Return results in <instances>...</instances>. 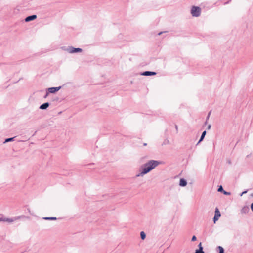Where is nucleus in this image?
<instances>
[{
  "label": "nucleus",
  "instance_id": "nucleus-1",
  "mask_svg": "<svg viewBox=\"0 0 253 253\" xmlns=\"http://www.w3.org/2000/svg\"><path fill=\"white\" fill-rule=\"evenodd\" d=\"M160 162L157 161L155 160H151L149 161L148 163L143 165L141 167V171L140 173L137 175V176H143L144 174L147 173L151 170L154 169L155 167H156L158 165L160 164Z\"/></svg>",
  "mask_w": 253,
  "mask_h": 253
},
{
  "label": "nucleus",
  "instance_id": "nucleus-20",
  "mask_svg": "<svg viewBox=\"0 0 253 253\" xmlns=\"http://www.w3.org/2000/svg\"><path fill=\"white\" fill-rule=\"evenodd\" d=\"M223 193H224L225 195H230V193L227 192H226L225 191H223Z\"/></svg>",
  "mask_w": 253,
  "mask_h": 253
},
{
  "label": "nucleus",
  "instance_id": "nucleus-21",
  "mask_svg": "<svg viewBox=\"0 0 253 253\" xmlns=\"http://www.w3.org/2000/svg\"><path fill=\"white\" fill-rule=\"evenodd\" d=\"M251 209L252 211L253 212V203L251 204Z\"/></svg>",
  "mask_w": 253,
  "mask_h": 253
},
{
  "label": "nucleus",
  "instance_id": "nucleus-13",
  "mask_svg": "<svg viewBox=\"0 0 253 253\" xmlns=\"http://www.w3.org/2000/svg\"><path fill=\"white\" fill-rule=\"evenodd\" d=\"M218 249L219 253H224V249L222 247L219 246Z\"/></svg>",
  "mask_w": 253,
  "mask_h": 253
},
{
  "label": "nucleus",
  "instance_id": "nucleus-18",
  "mask_svg": "<svg viewBox=\"0 0 253 253\" xmlns=\"http://www.w3.org/2000/svg\"><path fill=\"white\" fill-rule=\"evenodd\" d=\"M196 240V237L195 236H193L192 238V241H195Z\"/></svg>",
  "mask_w": 253,
  "mask_h": 253
},
{
  "label": "nucleus",
  "instance_id": "nucleus-10",
  "mask_svg": "<svg viewBox=\"0 0 253 253\" xmlns=\"http://www.w3.org/2000/svg\"><path fill=\"white\" fill-rule=\"evenodd\" d=\"M186 184H187V182L185 180H184V179H181L180 180L179 185L181 186H185L186 185Z\"/></svg>",
  "mask_w": 253,
  "mask_h": 253
},
{
  "label": "nucleus",
  "instance_id": "nucleus-12",
  "mask_svg": "<svg viewBox=\"0 0 253 253\" xmlns=\"http://www.w3.org/2000/svg\"><path fill=\"white\" fill-rule=\"evenodd\" d=\"M140 236H141V238L142 240H144L146 237V235H145L144 232H143V231H141L140 232Z\"/></svg>",
  "mask_w": 253,
  "mask_h": 253
},
{
  "label": "nucleus",
  "instance_id": "nucleus-4",
  "mask_svg": "<svg viewBox=\"0 0 253 253\" xmlns=\"http://www.w3.org/2000/svg\"><path fill=\"white\" fill-rule=\"evenodd\" d=\"M7 222L8 223H11L14 221V220L12 218H5V217H1L0 218V222Z\"/></svg>",
  "mask_w": 253,
  "mask_h": 253
},
{
  "label": "nucleus",
  "instance_id": "nucleus-22",
  "mask_svg": "<svg viewBox=\"0 0 253 253\" xmlns=\"http://www.w3.org/2000/svg\"><path fill=\"white\" fill-rule=\"evenodd\" d=\"M210 127H211V125H209L208 128V129H210Z\"/></svg>",
  "mask_w": 253,
  "mask_h": 253
},
{
  "label": "nucleus",
  "instance_id": "nucleus-2",
  "mask_svg": "<svg viewBox=\"0 0 253 253\" xmlns=\"http://www.w3.org/2000/svg\"><path fill=\"white\" fill-rule=\"evenodd\" d=\"M201 9L199 7L193 6L191 9V14L195 17H198L200 15Z\"/></svg>",
  "mask_w": 253,
  "mask_h": 253
},
{
  "label": "nucleus",
  "instance_id": "nucleus-9",
  "mask_svg": "<svg viewBox=\"0 0 253 253\" xmlns=\"http://www.w3.org/2000/svg\"><path fill=\"white\" fill-rule=\"evenodd\" d=\"M49 106L48 103H45L40 106V108L41 109H45Z\"/></svg>",
  "mask_w": 253,
  "mask_h": 253
},
{
  "label": "nucleus",
  "instance_id": "nucleus-6",
  "mask_svg": "<svg viewBox=\"0 0 253 253\" xmlns=\"http://www.w3.org/2000/svg\"><path fill=\"white\" fill-rule=\"evenodd\" d=\"M36 18H37V16L36 15H32V16H28V17L26 18L25 21L26 22H29V21H30L31 20H33L35 19Z\"/></svg>",
  "mask_w": 253,
  "mask_h": 253
},
{
  "label": "nucleus",
  "instance_id": "nucleus-17",
  "mask_svg": "<svg viewBox=\"0 0 253 253\" xmlns=\"http://www.w3.org/2000/svg\"><path fill=\"white\" fill-rule=\"evenodd\" d=\"M46 219H52V220H54V219H56V218L55 217H47V218H45Z\"/></svg>",
  "mask_w": 253,
  "mask_h": 253
},
{
  "label": "nucleus",
  "instance_id": "nucleus-16",
  "mask_svg": "<svg viewBox=\"0 0 253 253\" xmlns=\"http://www.w3.org/2000/svg\"><path fill=\"white\" fill-rule=\"evenodd\" d=\"M13 139H14V138H8V139L5 140V142H7L11 141L13 140Z\"/></svg>",
  "mask_w": 253,
  "mask_h": 253
},
{
  "label": "nucleus",
  "instance_id": "nucleus-19",
  "mask_svg": "<svg viewBox=\"0 0 253 253\" xmlns=\"http://www.w3.org/2000/svg\"><path fill=\"white\" fill-rule=\"evenodd\" d=\"M199 249H201L202 250H203V247L202 246V244L201 243H200L199 244Z\"/></svg>",
  "mask_w": 253,
  "mask_h": 253
},
{
  "label": "nucleus",
  "instance_id": "nucleus-24",
  "mask_svg": "<svg viewBox=\"0 0 253 253\" xmlns=\"http://www.w3.org/2000/svg\"><path fill=\"white\" fill-rule=\"evenodd\" d=\"M161 33H162L161 32L159 33V35L161 34Z\"/></svg>",
  "mask_w": 253,
  "mask_h": 253
},
{
  "label": "nucleus",
  "instance_id": "nucleus-5",
  "mask_svg": "<svg viewBox=\"0 0 253 253\" xmlns=\"http://www.w3.org/2000/svg\"><path fill=\"white\" fill-rule=\"evenodd\" d=\"M61 87H51L48 88V91L50 93H55L60 89Z\"/></svg>",
  "mask_w": 253,
  "mask_h": 253
},
{
  "label": "nucleus",
  "instance_id": "nucleus-3",
  "mask_svg": "<svg viewBox=\"0 0 253 253\" xmlns=\"http://www.w3.org/2000/svg\"><path fill=\"white\" fill-rule=\"evenodd\" d=\"M221 216L220 211L217 208L215 209V215L213 218L214 222L215 223L217 221L219 218Z\"/></svg>",
  "mask_w": 253,
  "mask_h": 253
},
{
  "label": "nucleus",
  "instance_id": "nucleus-15",
  "mask_svg": "<svg viewBox=\"0 0 253 253\" xmlns=\"http://www.w3.org/2000/svg\"><path fill=\"white\" fill-rule=\"evenodd\" d=\"M223 191L224 190L223 189V188H222V186H220L219 187L218 189V191H219V192H223Z\"/></svg>",
  "mask_w": 253,
  "mask_h": 253
},
{
  "label": "nucleus",
  "instance_id": "nucleus-14",
  "mask_svg": "<svg viewBox=\"0 0 253 253\" xmlns=\"http://www.w3.org/2000/svg\"><path fill=\"white\" fill-rule=\"evenodd\" d=\"M195 253H204V252L201 250V249H199V250H197Z\"/></svg>",
  "mask_w": 253,
  "mask_h": 253
},
{
  "label": "nucleus",
  "instance_id": "nucleus-11",
  "mask_svg": "<svg viewBox=\"0 0 253 253\" xmlns=\"http://www.w3.org/2000/svg\"><path fill=\"white\" fill-rule=\"evenodd\" d=\"M206 131H204L202 133V135H201V138H200V140L199 141V142H198V143L200 142H201V141L204 139V137H205V135H206Z\"/></svg>",
  "mask_w": 253,
  "mask_h": 253
},
{
  "label": "nucleus",
  "instance_id": "nucleus-7",
  "mask_svg": "<svg viewBox=\"0 0 253 253\" xmlns=\"http://www.w3.org/2000/svg\"><path fill=\"white\" fill-rule=\"evenodd\" d=\"M156 73L154 72H150V71H146L142 73V75L144 76H150V75H155Z\"/></svg>",
  "mask_w": 253,
  "mask_h": 253
},
{
  "label": "nucleus",
  "instance_id": "nucleus-8",
  "mask_svg": "<svg viewBox=\"0 0 253 253\" xmlns=\"http://www.w3.org/2000/svg\"><path fill=\"white\" fill-rule=\"evenodd\" d=\"M82 51L81 48H73L70 51V53H75V52H81Z\"/></svg>",
  "mask_w": 253,
  "mask_h": 253
},
{
  "label": "nucleus",
  "instance_id": "nucleus-23",
  "mask_svg": "<svg viewBox=\"0 0 253 253\" xmlns=\"http://www.w3.org/2000/svg\"><path fill=\"white\" fill-rule=\"evenodd\" d=\"M146 145H147V144H146V143H144V146H146Z\"/></svg>",
  "mask_w": 253,
  "mask_h": 253
}]
</instances>
